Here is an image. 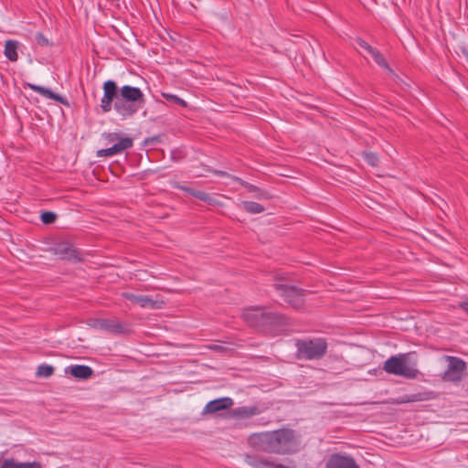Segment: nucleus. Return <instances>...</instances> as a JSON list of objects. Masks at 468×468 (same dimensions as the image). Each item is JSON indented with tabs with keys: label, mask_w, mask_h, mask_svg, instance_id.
Listing matches in <instances>:
<instances>
[{
	"label": "nucleus",
	"mask_w": 468,
	"mask_h": 468,
	"mask_svg": "<svg viewBox=\"0 0 468 468\" xmlns=\"http://www.w3.org/2000/svg\"><path fill=\"white\" fill-rule=\"evenodd\" d=\"M35 40L41 47H45V46L48 45V39L45 37L44 34H42L40 32H37L36 34Z\"/></svg>",
	"instance_id": "obj_30"
},
{
	"label": "nucleus",
	"mask_w": 468,
	"mask_h": 468,
	"mask_svg": "<svg viewBox=\"0 0 468 468\" xmlns=\"http://www.w3.org/2000/svg\"><path fill=\"white\" fill-rule=\"evenodd\" d=\"M41 221L44 224H52L57 218V215L51 211H45L40 216Z\"/></svg>",
	"instance_id": "obj_29"
},
{
	"label": "nucleus",
	"mask_w": 468,
	"mask_h": 468,
	"mask_svg": "<svg viewBox=\"0 0 468 468\" xmlns=\"http://www.w3.org/2000/svg\"><path fill=\"white\" fill-rule=\"evenodd\" d=\"M122 297L132 302L133 303L140 305L143 308L148 307L151 309H156L160 307L158 302L152 299L148 295H138L130 292H122Z\"/></svg>",
	"instance_id": "obj_14"
},
{
	"label": "nucleus",
	"mask_w": 468,
	"mask_h": 468,
	"mask_svg": "<svg viewBox=\"0 0 468 468\" xmlns=\"http://www.w3.org/2000/svg\"><path fill=\"white\" fill-rule=\"evenodd\" d=\"M256 197H263V198H269V195L267 193H264V192H261L259 195L256 196Z\"/></svg>",
	"instance_id": "obj_44"
},
{
	"label": "nucleus",
	"mask_w": 468,
	"mask_h": 468,
	"mask_svg": "<svg viewBox=\"0 0 468 468\" xmlns=\"http://www.w3.org/2000/svg\"><path fill=\"white\" fill-rule=\"evenodd\" d=\"M325 468H360L356 460L350 455L340 453L332 454L325 463Z\"/></svg>",
	"instance_id": "obj_11"
},
{
	"label": "nucleus",
	"mask_w": 468,
	"mask_h": 468,
	"mask_svg": "<svg viewBox=\"0 0 468 468\" xmlns=\"http://www.w3.org/2000/svg\"><path fill=\"white\" fill-rule=\"evenodd\" d=\"M378 49L371 47L370 45L367 47V48L366 49V51L372 57L373 54L377 51Z\"/></svg>",
	"instance_id": "obj_41"
},
{
	"label": "nucleus",
	"mask_w": 468,
	"mask_h": 468,
	"mask_svg": "<svg viewBox=\"0 0 468 468\" xmlns=\"http://www.w3.org/2000/svg\"><path fill=\"white\" fill-rule=\"evenodd\" d=\"M457 306L462 308L468 314V298L463 302H460Z\"/></svg>",
	"instance_id": "obj_37"
},
{
	"label": "nucleus",
	"mask_w": 468,
	"mask_h": 468,
	"mask_svg": "<svg viewBox=\"0 0 468 468\" xmlns=\"http://www.w3.org/2000/svg\"><path fill=\"white\" fill-rule=\"evenodd\" d=\"M95 327L114 335L126 334L128 331L122 323L117 320L111 319L97 320L95 323Z\"/></svg>",
	"instance_id": "obj_15"
},
{
	"label": "nucleus",
	"mask_w": 468,
	"mask_h": 468,
	"mask_svg": "<svg viewBox=\"0 0 468 468\" xmlns=\"http://www.w3.org/2000/svg\"><path fill=\"white\" fill-rule=\"evenodd\" d=\"M248 443L258 451L277 454L293 453L299 447L295 431L291 429L253 433L249 437Z\"/></svg>",
	"instance_id": "obj_1"
},
{
	"label": "nucleus",
	"mask_w": 468,
	"mask_h": 468,
	"mask_svg": "<svg viewBox=\"0 0 468 468\" xmlns=\"http://www.w3.org/2000/svg\"><path fill=\"white\" fill-rule=\"evenodd\" d=\"M261 413V410L256 406H242L236 408L233 410V415L239 418H250L252 416L258 415Z\"/></svg>",
	"instance_id": "obj_20"
},
{
	"label": "nucleus",
	"mask_w": 468,
	"mask_h": 468,
	"mask_svg": "<svg viewBox=\"0 0 468 468\" xmlns=\"http://www.w3.org/2000/svg\"><path fill=\"white\" fill-rule=\"evenodd\" d=\"M161 95L164 99H165L167 101H169L171 103L177 104L181 107L187 106V103L186 101H184L183 99L179 98L178 96H176L175 94L168 93V92H162Z\"/></svg>",
	"instance_id": "obj_24"
},
{
	"label": "nucleus",
	"mask_w": 468,
	"mask_h": 468,
	"mask_svg": "<svg viewBox=\"0 0 468 468\" xmlns=\"http://www.w3.org/2000/svg\"><path fill=\"white\" fill-rule=\"evenodd\" d=\"M201 201H204L209 205L217 204L216 199L207 193L205 195V197H203V199Z\"/></svg>",
	"instance_id": "obj_35"
},
{
	"label": "nucleus",
	"mask_w": 468,
	"mask_h": 468,
	"mask_svg": "<svg viewBox=\"0 0 468 468\" xmlns=\"http://www.w3.org/2000/svg\"><path fill=\"white\" fill-rule=\"evenodd\" d=\"M54 367L49 365L42 364L38 366L36 375L38 378H49L54 373Z\"/></svg>",
	"instance_id": "obj_23"
},
{
	"label": "nucleus",
	"mask_w": 468,
	"mask_h": 468,
	"mask_svg": "<svg viewBox=\"0 0 468 468\" xmlns=\"http://www.w3.org/2000/svg\"><path fill=\"white\" fill-rule=\"evenodd\" d=\"M0 468H42L38 462H16L13 458L4 459L0 463Z\"/></svg>",
	"instance_id": "obj_19"
},
{
	"label": "nucleus",
	"mask_w": 468,
	"mask_h": 468,
	"mask_svg": "<svg viewBox=\"0 0 468 468\" xmlns=\"http://www.w3.org/2000/svg\"><path fill=\"white\" fill-rule=\"evenodd\" d=\"M201 201H204L209 205L217 204L216 199L207 193L205 195V197H203V199Z\"/></svg>",
	"instance_id": "obj_34"
},
{
	"label": "nucleus",
	"mask_w": 468,
	"mask_h": 468,
	"mask_svg": "<svg viewBox=\"0 0 468 468\" xmlns=\"http://www.w3.org/2000/svg\"><path fill=\"white\" fill-rule=\"evenodd\" d=\"M245 186L248 188L250 192L259 191V188L251 184L246 183Z\"/></svg>",
	"instance_id": "obj_39"
},
{
	"label": "nucleus",
	"mask_w": 468,
	"mask_h": 468,
	"mask_svg": "<svg viewBox=\"0 0 468 468\" xmlns=\"http://www.w3.org/2000/svg\"><path fill=\"white\" fill-rule=\"evenodd\" d=\"M240 206L250 214H259L265 210L262 205L253 201H242Z\"/></svg>",
	"instance_id": "obj_22"
},
{
	"label": "nucleus",
	"mask_w": 468,
	"mask_h": 468,
	"mask_svg": "<svg viewBox=\"0 0 468 468\" xmlns=\"http://www.w3.org/2000/svg\"><path fill=\"white\" fill-rule=\"evenodd\" d=\"M178 188L182 189L186 193H188L189 195L193 196L194 197H196L199 200H202L203 197H205V195L207 194L203 191L196 190V189L186 187V186H178Z\"/></svg>",
	"instance_id": "obj_28"
},
{
	"label": "nucleus",
	"mask_w": 468,
	"mask_h": 468,
	"mask_svg": "<svg viewBox=\"0 0 468 468\" xmlns=\"http://www.w3.org/2000/svg\"><path fill=\"white\" fill-rule=\"evenodd\" d=\"M434 392L433 391H424V392H418L414 394H405L402 396H399L394 400V403L396 404H406V403H412V402H419V401H426L434 399Z\"/></svg>",
	"instance_id": "obj_16"
},
{
	"label": "nucleus",
	"mask_w": 468,
	"mask_h": 468,
	"mask_svg": "<svg viewBox=\"0 0 468 468\" xmlns=\"http://www.w3.org/2000/svg\"><path fill=\"white\" fill-rule=\"evenodd\" d=\"M275 287L287 304L295 309L301 308L303 305V290L281 283L276 284Z\"/></svg>",
	"instance_id": "obj_6"
},
{
	"label": "nucleus",
	"mask_w": 468,
	"mask_h": 468,
	"mask_svg": "<svg viewBox=\"0 0 468 468\" xmlns=\"http://www.w3.org/2000/svg\"><path fill=\"white\" fill-rule=\"evenodd\" d=\"M356 43L361 48H363L365 51L366 49L367 48V47L369 46L368 43H367L364 39H362L361 37H356L355 39Z\"/></svg>",
	"instance_id": "obj_33"
},
{
	"label": "nucleus",
	"mask_w": 468,
	"mask_h": 468,
	"mask_svg": "<svg viewBox=\"0 0 468 468\" xmlns=\"http://www.w3.org/2000/svg\"><path fill=\"white\" fill-rule=\"evenodd\" d=\"M18 42L16 40H7L5 45V56L10 61H16L18 59L17 55Z\"/></svg>",
	"instance_id": "obj_21"
},
{
	"label": "nucleus",
	"mask_w": 468,
	"mask_h": 468,
	"mask_svg": "<svg viewBox=\"0 0 468 468\" xmlns=\"http://www.w3.org/2000/svg\"><path fill=\"white\" fill-rule=\"evenodd\" d=\"M120 100L113 105L115 112L122 118L133 116L145 104L141 89L130 85L120 88Z\"/></svg>",
	"instance_id": "obj_3"
},
{
	"label": "nucleus",
	"mask_w": 468,
	"mask_h": 468,
	"mask_svg": "<svg viewBox=\"0 0 468 468\" xmlns=\"http://www.w3.org/2000/svg\"><path fill=\"white\" fill-rule=\"evenodd\" d=\"M27 86L32 90L37 92L38 94H40L41 96H43L45 98L53 100L55 101H58L59 103H62L65 105L68 104V101L64 97H62L61 95H59L58 93L53 92L51 90H49L46 87L36 85V84H31V83H28Z\"/></svg>",
	"instance_id": "obj_18"
},
{
	"label": "nucleus",
	"mask_w": 468,
	"mask_h": 468,
	"mask_svg": "<svg viewBox=\"0 0 468 468\" xmlns=\"http://www.w3.org/2000/svg\"><path fill=\"white\" fill-rule=\"evenodd\" d=\"M213 174L221 176H229V175L227 172L221 171V170H213Z\"/></svg>",
	"instance_id": "obj_40"
},
{
	"label": "nucleus",
	"mask_w": 468,
	"mask_h": 468,
	"mask_svg": "<svg viewBox=\"0 0 468 468\" xmlns=\"http://www.w3.org/2000/svg\"><path fill=\"white\" fill-rule=\"evenodd\" d=\"M233 404V399L229 397L213 399L206 404L202 410V415L213 414L220 410H229Z\"/></svg>",
	"instance_id": "obj_13"
},
{
	"label": "nucleus",
	"mask_w": 468,
	"mask_h": 468,
	"mask_svg": "<svg viewBox=\"0 0 468 468\" xmlns=\"http://www.w3.org/2000/svg\"><path fill=\"white\" fill-rule=\"evenodd\" d=\"M415 352L402 353L392 356L384 362L383 369L395 376L414 379L419 374Z\"/></svg>",
	"instance_id": "obj_4"
},
{
	"label": "nucleus",
	"mask_w": 468,
	"mask_h": 468,
	"mask_svg": "<svg viewBox=\"0 0 468 468\" xmlns=\"http://www.w3.org/2000/svg\"><path fill=\"white\" fill-rule=\"evenodd\" d=\"M363 156L365 161L371 166H377L378 165V156L373 152H364Z\"/></svg>",
	"instance_id": "obj_27"
},
{
	"label": "nucleus",
	"mask_w": 468,
	"mask_h": 468,
	"mask_svg": "<svg viewBox=\"0 0 468 468\" xmlns=\"http://www.w3.org/2000/svg\"><path fill=\"white\" fill-rule=\"evenodd\" d=\"M97 155L99 157H103V156H112L113 154H112V147H109V148H106V149H101V150H99L97 152Z\"/></svg>",
	"instance_id": "obj_31"
},
{
	"label": "nucleus",
	"mask_w": 468,
	"mask_h": 468,
	"mask_svg": "<svg viewBox=\"0 0 468 468\" xmlns=\"http://www.w3.org/2000/svg\"><path fill=\"white\" fill-rule=\"evenodd\" d=\"M459 49L468 61V48L465 46H461L459 47Z\"/></svg>",
	"instance_id": "obj_38"
},
{
	"label": "nucleus",
	"mask_w": 468,
	"mask_h": 468,
	"mask_svg": "<svg viewBox=\"0 0 468 468\" xmlns=\"http://www.w3.org/2000/svg\"><path fill=\"white\" fill-rule=\"evenodd\" d=\"M103 96L101 99L100 107L102 112L107 113L112 111L114 103L120 99V89L114 80H109L103 83Z\"/></svg>",
	"instance_id": "obj_9"
},
{
	"label": "nucleus",
	"mask_w": 468,
	"mask_h": 468,
	"mask_svg": "<svg viewBox=\"0 0 468 468\" xmlns=\"http://www.w3.org/2000/svg\"><path fill=\"white\" fill-rule=\"evenodd\" d=\"M244 321L252 327L262 330H274L288 324V318L265 307H250L243 312Z\"/></svg>",
	"instance_id": "obj_2"
},
{
	"label": "nucleus",
	"mask_w": 468,
	"mask_h": 468,
	"mask_svg": "<svg viewBox=\"0 0 468 468\" xmlns=\"http://www.w3.org/2000/svg\"><path fill=\"white\" fill-rule=\"evenodd\" d=\"M106 1L108 4H110L112 7L116 8L117 10L122 9L120 0H106Z\"/></svg>",
	"instance_id": "obj_36"
},
{
	"label": "nucleus",
	"mask_w": 468,
	"mask_h": 468,
	"mask_svg": "<svg viewBox=\"0 0 468 468\" xmlns=\"http://www.w3.org/2000/svg\"><path fill=\"white\" fill-rule=\"evenodd\" d=\"M448 367L442 375V379L449 382H459L463 378L466 371V363L456 356H447Z\"/></svg>",
	"instance_id": "obj_7"
},
{
	"label": "nucleus",
	"mask_w": 468,
	"mask_h": 468,
	"mask_svg": "<svg viewBox=\"0 0 468 468\" xmlns=\"http://www.w3.org/2000/svg\"><path fill=\"white\" fill-rule=\"evenodd\" d=\"M103 96L101 99L100 107L102 112L107 113L112 111L114 103L120 99V89L114 80H109L103 83Z\"/></svg>",
	"instance_id": "obj_8"
},
{
	"label": "nucleus",
	"mask_w": 468,
	"mask_h": 468,
	"mask_svg": "<svg viewBox=\"0 0 468 468\" xmlns=\"http://www.w3.org/2000/svg\"><path fill=\"white\" fill-rule=\"evenodd\" d=\"M295 356L298 359L319 360L327 352V342L324 338L297 339Z\"/></svg>",
	"instance_id": "obj_5"
},
{
	"label": "nucleus",
	"mask_w": 468,
	"mask_h": 468,
	"mask_svg": "<svg viewBox=\"0 0 468 468\" xmlns=\"http://www.w3.org/2000/svg\"><path fill=\"white\" fill-rule=\"evenodd\" d=\"M209 348L212 349V350H215V351H220V350L224 349L223 346H218V345L210 346Z\"/></svg>",
	"instance_id": "obj_42"
},
{
	"label": "nucleus",
	"mask_w": 468,
	"mask_h": 468,
	"mask_svg": "<svg viewBox=\"0 0 468 468\" xmlns=\"http://www.w3.org/2000/svg\"><path fill=\"white\" fill-rule=\"evenodd\" d=\"M65 372L70 374L77 379L85 380L93 375V370L90 367L85 365H74L66 367Z\"/></svg>",
	"instance_id": "obj_17"
},
{
	"label": "nucleus",
	"mask_w": 468,
	"mask_h": 468,
	"mask_svg": "<svg viewBox=\"0 0 468 468\" xmlns=\"http://www.w3.org/2000/svg\"><path fill=\"white\" fill-rule=\"evenodd\" d=\"M373 59L375 60V62L379 65L380 67H382L383 69H387L388 71L389 72H392V69H390V67L388 66V64L387 63L385 58L383 57V55L378 51L377 50L373 56H372Z\"/></svg>",
	"instance_id": "obj_26"
},
{
	"label": "nucleus",
	"mask_w": 468,
	"mask_h": 468,
	"mask_svg": "<svg viewBox=\"0 0 468 468\" xmlns=\"http://www.w3.org/2000/svg\"><path fill=\"white\" fill-rule=\"evenodd\" d=\"M117 141L118 142L115 144L121 152L131 148L133 144V139L130 137H122L120 135V138Z\"/></svg>",
	"instance_id": "obj_25"
},
{
	"label": "nucleus",
	"mask_w": 468,
	"mask_h": 468,
	"mask_svg": "<svg viewBox=\"0 0 468 468\" xmlns=\"http://www.w3.org/2000/svg\"><path fill=\"white\" fill-rule=\"evenodd\" d=\"M245 462L253 468H296L292 461H290L288 464H282L258 455L247 454Z\"/></svg>",
	"instance_id": "obj_10"
},
{
	"label": "nucleus",
	"mask_w": 468,
	"mask_h": 468,
	"mask_svg": "<svg viewBox=\"0 0 468 468\" xmlns=\"http://www.w3.org/2000/svg\"><path fill=\"white\" fill-rule=\"evenodd\" d=\"M54 252L62 260L73 261L75 262L81 261V254L70 243L60 242L55 245Z\"/></svg>",
	"instance_id": "obj_12"
},
{
	"label": "nucleus",
	"mask_w": 468,
	"mask_h": 468,
	"mask_svg": "<svg viewBox=\"0 0 468 468\" xmlns=\"http://www.w3.org/2000/svg\"><path fill=\"white\" fill-rule=\"evenodd\" d=\"M105 138L108 142H114L120 138V133H110L105 134Z\"/></svg>",
	"instance_id": "obj_32"
},
{
	"label": "nucleus",
	"mask_w": 468,
	"mask_h": 468,
	"mask_svg": "<svg viewBox=\"0 0 468 468\" xmlns=\"http://www.w3.org/2000/svg\"><path fill=\"white\" fill-rule=\"evenodd\" d=\"M112 151L113 155L122 153L115 144L112 146Z\"/></svg>",
	"instance_id": "obj_43"
}]
</instances>
